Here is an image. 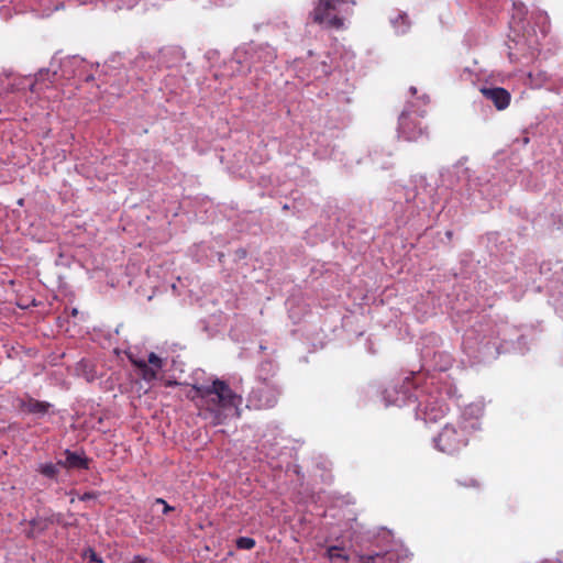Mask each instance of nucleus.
<instances>
[{"mask_svg":"<svg viewBox=\"0 0 563 563\" xmlns=\"http://www.w3.org/2000/svg\"><path fill=\"white\" fill-rule=\"evenodd\" d=\"M481 92L487 100H490L499 111L505 110L510 104L511 95L505 88H482Z\"/></svg>","mask_w":563,"mask_h":563,"instance_id":"nucleus-8","label":"nucleus"},{"mask_svg":"<svg viewBox=\"0 0 563 563\" xmlns=\"http://www.w3.org/2000/svg\"><path fill=\"white\" fill-rule=\"evenodd\" d=\"M395 393V389H385L384 391V399L386 401V405H397L398 398H391V394Z\"/></svg>","mask_w":563,"mask_h":563,"instance_id":"nucleus-17","label":"nucleus"},{"mask_svg":"<svg viewBox=\"0 0 563 563\" xmlns=\"http://www.w3.org/2000/svg\"><path fill=\"white\" fill-rule=\"evenodd\" d=\"M456 483L459 486L462 487H472V488H479L481 484L476 478H465V479H456Z\"/></svg>","mask_w":563,"mask_h":563,"instance_id":"nucleus-15","label":"nucleus"},{"mask_svg":"<svg viewBox=\"0 0 563 563\" xmlns=\"http://www.w3.org/2000/svg\"><path fill=\"white\" fill-rule=\"evenodd\" d=\"M52 407L53 405L51 402L35 399L30 395H25L19 399V408L21 411L37 417L47 415Z\"/></svg>","mask_w":563,"mask_h":563,"instance_id":"nucleus-7","label":"nucleus"},{"mask_svg":"<svg viewBox=\"0 0 563 563\" xmlns=\"http://www.w3.org/2000/svg\"><path fill=\"white\" fill-rule=\"evenodd\" d=\"M156 505H162L163 506V509H162V512L163 515H167L169 514L170 511H173L175 508L169 506L165 499L163 498H156L153 504H152V509L154 508V506Z\"/></svg>","mask_w":563,"mask_h":563,"instance_id":"nucleus-16","label":"nucleus"},{"mask_svg":"<svg viewBox=\"0 0 563 563\" xmlns=\"http://www.w3.org/2000/svg\"><path fill=\"white\" fill-rule=\"evenodd\" d=\"M327 556L331 561L340 560L342 563H346L349 561V556L342 553V549L338 545L329 547L327 550Z\"/></svg>","mask_w":563,"mask_h":563,"instance_id":"nucleus-13","label":"nucleus"},{"mask_svg":"<svg viewBox=\"0 0 563 563\" xmlns=\"http://www.w3.org/2000/svg\"><path fill=\"white\" fill-rule=\"evenodd\" d=\"M147 559L142 555H135L130 563H146Z\"/></svg>","mask_w":563,"mask_h":563,"instance_id":"nucleus-20","label":"nucleus"},{"mask_svg":"<svg viewBox=\"0 0 563 563\" xmlns=\"http://www.w3.org/2000/svg\"><path fill=\"white\" fill-rule=\"evenodd\" d=\"M398 19H400L404 24L409 25V20H408L407 14H399Z\"/></svg>","mask_w":563,"mask_h":563,"instance_id":"nucleus-21","label":"nucleus"},{"mask_svg":"<svg viewBox=\"0 0 563 563\" xmlns=\"http://www.w3.org/2000/svg\"><path fill=\"white\" fill-rule=\"evenodd\" d=\"M132 364L141 371L142 378L146 382H152L157 377L158 371L164 366L163 360L154 352L148 354V360H133Z\"/></svg>","mask_w":563,"mask_h":563,"instance_id":"nucleus-6","label":"nucleus"},{"mask_svg":"<svg viewBox=\"0 0 563 563\" xmlns=\"http://www.w3.org/2000/svg\"><path fill=\"white\" fill-rule=\"evenodd\" d=\"M59 466L58 462L56 464L54 463H45L41 464L37 468V471L45 477L55 479L59 473Z\"/></svg>","mask_w":563,"mask_h":563,"instance_id":"nucleus-12","label":"nucleus"},{"mask_svg":"<svg viewBox=\"0 0 563 563\" xmlns=\"http://www.w3.org/2000/svg\"><path fill=\"white\" fill-rule=\"evenodd\" d=\"M481 430L476 419L463 417L454 423H446L435 438V446L446 454H455L467 446L475 433Z\"/></svg>","mask_w":563,"mask_h":563,"instance_id":"nucleus-2","label":"nucleus"},{"mask_svg":"<svg viewBox=\"0 0 563 563\" xmlns=\"http://www.w3.org/2000/svg\"><path fill=\"white\" fill-rule=\"evenodd\" d=\"M446 411H448V407L444 402H441L437 406L432 402H428L424 406L423 412H424L426 420L435 422L439 419H441L442 417H444Z\"/></svg>","mask_w":563,"mask_h":563,"instance_id":"nucleus-11","label":"nucleus"},{"mask_svg":"<svg viewBox=\"0 0 563 563\" xmlns=\"http://www.w3.org/2000/svg\"><path fill=\"white\" fill-rule=\"evenodd\" d=\"M97 497L96 493H92V492H88V493H85L84 495H81L79 497L80 500L85 501V500H90V499H95Z\"/></svg>","mask_w":563,"mask_h":563,"instance_id":"nucleus-18","label":"nucleus"},{"mask_svg":"<svg viewBox=\"0 0 563 563\" xmlns=\"http://www.w3.org/2000/svg\"><path fill=\"white\" fill-rule=\"evenodd\" d=\"M423 113L416 110H405L399 117L398 132L406 141L416 142L428 137V124L423 121Z\"/></svg>","mask_w":563,"mask_h":563,"instance_id":"nucleus-5","label":"nucleus"},{"mask_svg":"<svg viewBox=\"0 0 563 563\" xmlns=\"http://www.w3.org/2000/svg\"><path fill=\"white\" fill-rule=\"evenodd\" d=\"M360 563H398V555L394 551L376 553L371 555H361Z\"/></svg>","mask_w":563,"mask_h":563,"instance_id":"nucleus-10","label":"nucleus"},{"mask_svg":"<svg viewBox=\"0 0 563 563\" xmlns=\"http://www.w3.org/2000/svg\"><path fill=\"white\" fill-rule=\"evenodd\" d=\"M66 459L65 461H58V464L65 468H78V470H88L90 460L78 452H71L69 450L65 451Z\"/></svg>","mask_w":563,"mask_h":563,"instance_id":"nucleus-9","label":"nucleus"},{"mask_svg":"<svg viewBox=\"0 0 563 563\" xmlns=\"http://www.w3.org/2000/svg\"><path fill=\"white\" fill-rule=\"evenodd\" d=\"M280 390L278 386L264 378L258 382L247 396L246 407L253 410H266L274 408L278 402Z\"/></svg>","mask_w":563,"mask_h":563,"instance_id":"nucleus-4","label":"nucleus"},{"mask_svg":"<svg viewBox=\"0 0 563 563\" xmlns=\"http://www.w3.org/2000/svg\"><path fill=\"white\" fill-rule=\"evenodd\" d=\"M192 390L195 395L190 399L198 408V416L211 426L224 424L230 417L241 418L243 397L225 380L214 378L210 384H194Z\"/></svg>","mask_w":563,"mask_h":563,"instance_id":"nucleus-1","label":"nucleus"},{"mask_svg":"<svg viewBox=\"0 0 563 563\" xmlns=\"http://www.w3.org/2000/svg\"><path fill=\"white\" fill-rule=\"evenodd\" d=\"M353 5H355L353 0H318L310 12V18L316 24L340 30L344 25L343 15L351 13Z\"/></svg>","mask_w":563,"mask_h":563,"instance_id":"nucleus-3","label":"nucleus"},{"mask_svg":"<svg viewBox=\"0 0 563 563\" xmlns=\"http://www.w3.org/2000/svg\"><path fill=\"white\" fill-rule=\"evenodd\" d=\"M236 547L242 550H251L255 547L256 542L250 537H240L236 539Z\"/></svg>","mask_w":563,"mask_h":563,"instance_id":"nucleus-14","label":"nucleus"},{"mask_svg":"<svg viewBox=\"0 0 563 563\" xmlns=\"http://www.w3.org/2000/svg\"><path fill=\"white\" fill-rule=\"evenodd\" d=\"M88 558L92 562H99V563L102 562V560L97 555V553L93 550H89Z\"/></svg>","mask_w":563,"mask_h":563,"instance_id":"nucleus-19","label":"nucleus"}]
</instances>
